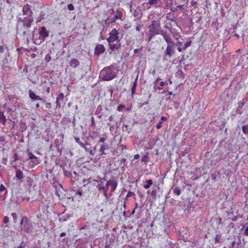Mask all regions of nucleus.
<instances>
[{
    "label": "nucleus",
    "mask_w": 248,
    "mask_h": 248,
    "mask_svg": "<svg viewBox=\"0 0 248 248\" xmlns=\"http://www.w3.org/2000/svg\"><path fill=\"white\" fill-rule=\"evenodd\" d=\"M33 21V17L31 16H27L24 17L23 19L20 18L18 22L22 23L23 27L26 29H29L31 27V24Z\"/></svg>",
    "instance_id": "obj_5"
},
{
    "label": "nucleus",
    "mask_w": 248,
    "mask_h": 248,
    "mask_svg": "<svg viewBox=\"0 0 248 248\" xmlns=\"http://www.w3.org/2000/svg\"><path fill=\"white\" fill-rule=\"evenodd\" d=\"M190 4L191 5V6H196V5L197 4V2L193 0H192L191 2H190Z\"/></svg>",
    "instance_id": "obj_43"
},
{
    "label": "nucleus",
    "mask_w": 248,
    "mask_h": 248,
    "mask_svg": "<svg viewBox=\"0 0 248 248\" xmlns=\"http://www.w3.org/2000/svg\"><path fill=\"white\" fill-rule=\"evenodd\" d=\"M119 34L118 30L114 28L109 32V36L106 39L108 44L109 48L111 51L118 50L121 47L120 43L117 44L120 41Z\"/></svg>",
    "instance_id": "obj_1"
},
{
    "label": "nucleus",
    "mask_w": 248,
    "mask_h": 248,
    "mask_svg": "<svg viewBox=\"0 0 248 248\" xmlns=\"http://www.w3.org/2000/svg\"><path fill=\"white\" fill-rule=\"evenodd\" d=\"M120 163L121 164H124L126 162V159L123 158H122L120 160Z\"/></svg>",
    "instance_id": "obj_44"
},
{
    "label": "nucleus",
    "mask_w": 248,
    "mask_h": 248,
    "mask_svg": "<svg viewBox=\"0 0 248 248\" xmlns=\"http://www.w3.org/2000/svg\"><path fill=\"white\" fill-rule=\"evenodd\" d=\"M65 235H66V233H65V232H63L61 233V234H60V236H61V237H63V236H64Z\"/></svg>",
    "instance_id": "obj_53"
},
{
    "label": "nucleus",
    "mask_w": 248,
    "mask_h": 248,
    "mask_svg": "<svg viewBox=\"0 0 248 248\" xmlns=\"http://www.w3.org/2000/svg\"><path fill=\"white\" fill-rule=\"evenodd\" d=\"M135 195V194L133 192H131V191H129L128 192V193L126 196L125 199H127L128 197H130L133 196H134Z\"/></svg>",
    "instance_id": "obj_29"
},
{
    "label": "nucleus",
    "mask_w": 248,
    "mask_h": 248,
    "mask_svg": "<svg viewBox=\"0 0 248 248\" xmlns=\"http://www.w3.org/2000/svg\"><path fill=\"white\" fill-rule=\"evenodd\" d=\"M6 121V119L3 112L0 111V122L1 123L3 124H5Z\"/></svg>",
    "instance_id": "obj_18"
},
{
    "label": "nucleus",
    "mask_w": 248,
    "mask_h": 248,
    "mask_svg": "<svg viewBox=\"0 0 248 248\" xmlns=\"http://www.w3.org/2000/svg\"><path fill=\"white\" fill-rule=\"evenodd\" d=\"M123 16V13L121 12L117 11L114 16V20L121 19Z\"/></svg>",
    "instance_id": "obj_19"
},
{
    "label": "nucleus",
    "mask_w": 248,
    "mask_h": 248,
    "mask_svg": "<svg viewBox=\"0 0 248 248\" xmlns=\"http://www.w3.org/2000/svg\"><path fill=\"white\" fill-rule=\"evenodd\" d=\"M39 34L40 35L39 39L41 40H44L49 35V33L45 26L41 27Z\"/></svg>",
    "instance_id": "obj_8"
},
{
    "label": "nucleus",
    "mask_w": 248,
    "mask_h": 248,
    "mask_svg": "<svg viewBox=\"0 0 248 248\" xmlns=\"http://www.w3.org/2000/svg\"><path fill=\"white\" fill-rule=\"evenodd\" d=\"M64 96L63 93H60L57 97V100L62 101L64 99Z\"/></svg>",
    "instance_id": "obj_27"
},
{
    "label": "nucleus",
    "mask_w": 248,
    "mask_h": 248,
    "mask_svg": "<svg viewBox=\"0 0 248 248\" xmlns=\"http://www.w3.org/2000/svg\"><path fill=\"white\" fill-rule=\"evenodd\" d=\"M149 36H150L148 38V41H150L152 40V38L155 36H152V34H149Z\"/></svg>",
    "instance_id": "obj_51"
},
{
    "label": "nucleus",
    "mask_w": 248,
    "mask_h": 248,
    "mask_svg": "<svg viewBox=\"0 0 248 248\" xmlns=\"http://www.w3.org/2000/svg\"><path fill=\"white\" fill-rule=\"evenodd\" d=\"M139 157H140V155H138V154H136V155H134V158L135 159H139Z\"/></svg>",
    "instance_id": "obj_48"
},
{
    "label": "nucleus",
    "mask_w": 248,
    "mask_h": 248,
    "mask_svg": "<svg viewBox=\"0 0 248 248\" xmlns=\"http://www.w3.org/2000/svg\"><path fill=\"white\" fill-rule=\"evenodd\" d=\"M173 36L176 40L178 41L179 38L180 37V35L178 33H176L175 34L173 35Z\"/></svg>",
    "instance_id": "obj_42"
},
{
    "label": "nucleus",
    "mask_w": 248,
    "mask_h": 248,
    "mask_svg": "<svg viewBox=\"0 0 248 248\" xmlns=\"http://www.w3.org/2000/svg\"><path fill=\"white\" fill-rule=\"evenodd\" d=\"M9 222V218L8 217L5 216L3 218V222L4 223H7Z\"/></svg>",
    "instance_id": "obj_40"
},
{
    "label": "nucleus",
    "mask_w": 248,
    "mask_h": 248,
    "mask_svg": "<svg viewBox=\"0 0 248 248\" xmlns=\"http://www.w3.org/2000/svg\"><path fill=\"white\" fill-rule=\"evenodd\" d=\"M136 211V208H134V209L133 210V211L131 212V215H133L135 214Z\"/></svg>",
    "instance_id": "obj_57"
},
{
    "label": "nucleus",
    "mask_w": 248,
    "mask_h": 248,
    "mask_svg": "<svg viewBox=\"0 0 248 248\" xmlns=\"http://www.w3.org/2000/svg\"><path fill=\"white\" fill-rule=\"evenodd\" d=\"M138 76H137V78H136L135 81L133 83L132 87L131 88V93L132 95H133L136 91V88L137 86V80H138Z\"/></svg>",
    "instance_id": "obj_14"
},
{
    "label": "nucleus",
    "mask_w": 248,
    "mask_h": 248,
    "mask_svg": "<svg viewBox=\"0 0 248 248\" xmlns=\"http://www.w3.org/2000/svg\"><path fill=\"white\" fill-rule=\"evenodd\" d=\"M166 84V82H163V81H161V82H160L159 83V85L160 86V87H162V88L165 86Z\"/></svg>",
    "instance_id": "obj_47"
},
{
    "label": "nucleus",
    "mask_w": 248,
    "mask_h": 248,
    "mask_svg": "<svg viewBox=\"0 0 248 248\" xmlns=\"http://www.w3.org/2000/svg\"><path fill=\"white\" fill-rule=\"evenodd\" d=\"M39 107H40V105H39V103H37V104H36V108H39Z\"/></svg>",
    "instance_id": "obj_60"
},
{
    "label": "nucleus",
    "mask_w": 248,
    "mask_h": 248,
    "mask_svg": "<svg viewBox=\"0 0 248 248\" xmlns=\"http://www.w3.org/2000/svg\"><path fill=\"white\" fill-rule=\"evenodd\" d=\"M242 131L245 134H248V124L242 126Z\"/></svg>",
    "instance_id": "obj_25"
},
{
    "label": "nucleus",
    "mask_w": 248,
    "mask_h": 248,
    "mask_svg": "<svg viewBox=\"0 0 248 248\" xmlns=\"http://www.w3.org/2000/svg\"><path fill=\"white\" fill-rule=\"evenodd\" d=\"M139 50L138 49H135L134 50V52L135 54H136L138 52Z\"/></svg>",
    "instance_id": "obj_58"
},
{
    "label": "nucleus",
    "mask_w": 248,
    "mask_h": 248,
    "mask_svg": "<svg viewBox=\"0 0 248 248\" xmlns=\"http://www.w3.org/2000/svg\"><path fill=\"white\" fill-rule=\"evenodd\" d=\"M75 192V194L79 195L80 197L82 196V191L81 190H78L77 191H74Z\"/></svg>",
    "instance_id": "obj_38"
},
{
    "label": "nucleus",
    "mask_w": 248,
    "mask_h": 248,
    "mask_svg": "<svg viewBox=\"0 0 248 248\" xmlns=\"http://www.w3.org/2000/svg\"><path fill=\"white\" fill-rule=\"evenodd\" d=\"M16 176L19 180H21L23 178V173L20 169H17L16 171Z\"/></svg>",
    "instance_id": "obj_15"
},
{
    "label": "nucleus",
    "mask_w": 248,
    "mask_h": 248,
    "mask_svg": "<svg viewBox=\"0 0 248 248\" xmlns=\"http://www.w3.org/2000/svg\"><path fill=\"white\" fill-rule=\"evenodd\" d=\"M110 246L109 245H106L105 248H109Z\"/></svg>",
    "instance_id": "obj_61"
},
{
    "label": "nucleus",
    "mask_w": 248,
    "mask_h": 248,
    "mask_svg": "<svg viewBox=\"0 0 248 248\" xmlns=\"http://www.w3.org/2000/svg\"><path fill=\"white\" fill-rule=\"evenodd\" d=\"M118 186V183L114 180H109L106 183V187L108 188L109 186H111L110 192L112 193L114 192Z\"/></svg>",
    "instance_id": "obj_7"
},
{
    "label": "nucleus",
    "mask_w": 248,
    "mask_h": 248,
    "mask_svg": "<svg viewBox=\"0 0 248 248\" xmlns=\"http://www.w3.org/2000/svg\"><path fill=\"white\" fill-rule=\"evenodd\" d=\"M211 178H212V179H213V180H216V176H215V175H211Z\"/></svg>",
    "instance_id": "obj_55"
},
{
    "label": "nucleus",
    "mask_w": 248,
    "mask_h": 248,
    "mask_svg": "<svg viewBox=\"0 0 248 248\" xmlns=\"http://www.w3.org/2000/svg\"><path fill=\"white\" fill-rule=\"evenodd\" d=\"M107 149H108V148L106 145H101L99 149L100 155H106L105 151Z\"/></svg>",
    "instance_id": "obj_16"
},
{
    "label": "nucleus",
    "mask_w": 248,
    "mask_h": 248,
    "mask_svg": "<svg viewBox=\"0 0 248 248\" xmlns=\"http://www.w3.org/2000/svg\"><path fill=\"white\" fill-rule=\"evenodd\" d=\"M29 95L30 98L32 100H42V98L40 96L36 95V94L31 90H29Z\"/></svg>",
    "instance_id": "obj_11"
},
{
    "label": "nucleus",
    "mask_w": 248,
    "mask_h": 248,
    "mask_svg": "<svg viewBox=\"0 0 248 248\" xmlns=\"http://www.w3.org/2000/svg\"><path fill=\"white\" fill-rule=\"evenodd\" d=\"M76 140L77 142L79 144V145L81 147H82V148H85V145H89V144L88 142H86V144H85V143H83V142H79V141H78V140H79V139H76Z\"/></svg>",
    "instance_id": "obj_26"
},
{
    "label": "nucleus",
    "mask_w": 248,
    "mask_h": 248,
    "mask_svg": "<svg viewBox=\"0 0 248 248\" xmlns=\"http://www.w3.org/2000/svg\"><path fill=\"white\" fill-rule=\"evenodd\" d=\"M157 89H158V90H162V87H160V86L157 87Z\"/></svg>",
    "instance_id": "obj_63"
},
{
    "label": "nucleus",
    "mask_w": 248,
    "mask_h": 248,
    "mask_svg": "<svg viewBox=\"0 0 248 248\" xmlns=\"http://www.w3.org/2000/svg\"><path fill=\"white\" fill-rule=\"evenodd\" d=\"M186 4H182V5H178L175 8V10H178L179 9L185 10L187 8Z\"/></svg>",
    "instance_id": "obj_22"
},
{
    "label": "nucleus",
    "mask_w": 248,
    "mask_h": 248,
    "mask_svg": "<svg viewBox=\"0 0 248 248\" xmlns=\"http://www.w3.org/2000/svg\"><path fill=\"white\" fill-rule=\"evenodd\" d=\"M67 8L69 11H73L75 8L72 4H69L67 5Z\"/></svg>",
    "instance_id": "obj_30"
},
{
    "label": "nucleus",
    "mask_w": 248,
    "mask_h": 248,
    "mask_svg": "<svg viewBox=\"0 0 248 248\" xmlns=\"http://www.w3.org/2000/svg\"><path fill=\"white\" fill-rule=\"evenodd\" d=\"M162 121H159L156 124V128L157 130L160 129L162 127Z\"/></svg>",
    "instance_id": "obj_31"
},
{
    "label": "nucleus",
    "mask_w": 248,
    "mask_h": 248,
    "mask_svg": "<svg viewBox=\"0 0 248 248\" xmlns=\"http://www.w3.org/2000/svg\"><path fill=\"white\" fill-rule=\"evenodd\" d=\"M6 188L2 184L0 185V191L2 192L5 190Z\"/></svg>",
    "instance_id": "obj_41"
},
{
    "label": "nucleus",
    "mask_w": 248,
    "mask_h": 248,
    "mask_svg": "<svg viewBox=\"0 0 248 248\" xmlns=\"http://www.w3.org/2000/svg\"><path fill=\"white\" fill-rule=\"evenodd\" d=\"M148 153H146V154L142 156L141 162L146 163L148 161Z\"/></svg>",
    "instance_id": "obj_23"
},
{
    "label": "nucleus",
    "mask_w": 248,
    "mask_h": 248,
    "mask_svg": "<svg viewBox=\"0 0 248 248\" xmlns=\"http://www.w3.org/2000/svg\"><path fill=\"white\" fill-rule=\"evenodd\" d=\"M5 46H0V53H2L4 52Z\"/></svg>",
    "instance_id": "obj_37"
},
{
    "label": "nucleus",
    "mask_w": 248,
    "mask_h": 248,
    "mask_svg": "<svg viewBox=\"0 0 248 248\" xmlns=\"http://www.w3.org/2000/svg\"><path fill=\"white\" fill-rule=\"evenodd\" d=\"M173 44H169L167 47L166 50L165 51V55L168 56L169 57H171L174 52V50L173 48Z\"/></svg>",
    "instance_id": "obj_9"
},
{
    "label": "nucleus",
    "mask_w": 248,
    "mask_h": 248,
    "mask_svg": "<svg viewBox=\"0 0 248 248\" xmlns=\"http://www.w3.org/2000/svg\"><path fill=\"white\" fill-rule=\"evenodd\" d=\"M17 248H24V247L20 245L17 247Z\"/></svg>",
    "instance_id": "obj_64"
},
{
    "label": "nucleus",
    "mask_w": 248,
    "mask_h": 248,
    "mask_svg": "<svg viewBox=\"0 0 248 248\" xmlns=\"http://www.w3.org/2000/svg\"><path fill=\"white\" fill-rule=\"evenodd\" d=\"M29 11H30V7L29 5L26 4L25 5H24L22 9L23 14H27Z\"/></svg>",
    "instance_id": "obj_20"
},
{
    "label": "nucleus",
    "mask_w": 248,
    "mask_h": 248,
    "mask_svg": "<svg viewBox=\"0 0 248 248\" xmlns=\"http://www.w3.org/2000/svg\"><path fill=\"white\" fill-rule=\"evenodd\" d=\"M237 113H239L240 114L242 113V111L240 110H239V108H237Z\"/></svg>",
    "instance_id": "obj_56"
},
{
    "label": "nucleus",
    "mask_w": 248,
    "mask_h": 248,
    "mask_svg": "<svg viewBox=\"0 0 248 248\" xmlns=\"http://www.w3.org/2000/svg\"><path fill=\"white\" fill-rule=\"evenodd\" d=\"M56 108H60L61 107L60 100H57V99L56 98Z\"/></svg>",
    "instance_id": "obj_35"
},
{
    "label": "nucleus",
    "mask_w": 248,
    "mask_h": 248,
    "mask_svg": "<svg viewBox=\"0 0 248 248\" xmlns=\"http://www.w3.org/2000/svg\"><path fill=\"white\" fill-rule=\"evenodd\" d=\"M99 77L104 81H109L114 79L116 77V73L113 71V66L104 68L100 71Z\"/></svg>",
    "instance_id": "obj_2"
},
{
    "label": "nucleus",
    "mask_w": 248,
    "mask_h": 248,
    "mask_svg": "<svg viewBox=\"0 0 248 248\" xmlns=\"http://www.w3.org/2000/svg\"><path fill=\"white\" fill-rule=\"evenodd\" d=\"M191 44V41H189L187 42L184 45V46L183 47L185 50L187 47H188Z\"/></svg>",
    "instance_id": "obj_28"
},
{
    "label": "nucleus",
    "mask_w": 248,
    "mask_h": 248,
    "mask_svg": "<svg viewBox=\"0 0 248 248\" xmlns=\"http://www.w3.org/2000/svg\"><path fill=\"white\" fill-rule=\"evenodd\" d=\"M20 224L21 225V230L28 233L31 231L32 227V225L29 219L26 216H24L22 217Z\"/></svg>",
    "instance_id": "obj_4"
},
{
    "label": "nucleus",
    "mask_w": 248,
    "mask_h": 248,
    "mask_svg": "<svg viewBox=\"0 0 248 248\" xmlns=\"http://www.w3.org/2000/svg\"><path fill=\"white\" fill-rule=\"evenodd\" d=\"M91 124L92 125H93V126H94V125H95V122H94V118H93V117H92V124Z\"/></svg>",
    "instance_id": "obj_49"
},
{
    "label": "nucleus",
    "mask_w": 248,
    "mask_h": 248,
    "mask_svg": "<svg viewBox=\"0 0 248 248\" xmlns=\"http://www.w3.org/2000/svg\"><path fill=\"white\" fill-rule=\"evenodd\" d=\"M181 190L180 189V188L178 187H176L174 190H173V193L175 195H176L177 196H179L181 194Z\"/></svg>",
    "instance_id": "obj_24"
},
{
    "label": "nucleus",
    "mask_w": 248,
    "mask_h": 248,
    "mask_svg": "<svg viewBox=\"0 0 248 248\" xmlns=\"http://www.w3.org/2000/svg\"><path fill=\"white\" fill-rule=\"evenodd\" d=\"M234 36H236L237 37V38H239V35L238 34H235Z\"/></svg>",
    "instance_id": "obj_62"
},
{
    "label": "nucleus",
    "mask_w": 248,
    "mask_h": 248,
    "mask_svg": "<svg viewBox=\"0 0 248 248\" xmlns=\"http://www.w3.org/2000/svg\"><path fill=\"white\" fill-rule=\"evenodd\" d=\"M153 182L152 180L149 179L145 181V184L143 186V188L144 189H148L150 187V186L153 185Z\"/></svg>",
    "instance_id": "obj_17"
},
{
    "label": "nucleus",
    "mask_w": 248,
    "mask_h": 248,
    "mask_svg": "<svg viewBox=\"0 0 248 248\" xmlns=\"http://www.w3.org/2000/svg\"><path fill=\"white\" fill-rule=\"evenodd\" d=\"M79 62L75 58L72 59L69 62L70 66L73 68H76L79 65Z\"/></svg>",
    "instance_id": "obj_12"
},
{
    "label": "nucleus",
    "mask_w": 248,
    "mask_h": 248,
    "mask_svg": "<svg viewBox=\"0 0 248 248\" xmlns=\"http://www.w3.org/2000/svg\"><path fill=\"white\" fill-rule=\"evenodd\" d=\"M177 44L179 46H182L183 45V43L182 42H180V41H177Z\"/></svg>",
    "instance_id": "obj_52"
},
{
    "label": "nucleus",
    "mask_w": 248,
    "mask_h": 248,
    "mask_svg": "<svg viewBox=\"0 0 248 248\" xmlns=\"http://www.w3.org/2000/svg\"><path fill=\"white\" fill-rule=\"evenodd\" d=\"M244 235L248 236V225L247 226L246 228L244 230Z\"/></svg>",
    "instance_id": "obj_36"
},
{
    "label": "nucleus",
    "mask_w": 248,
    "mask_h": 248,
    "mask_svg": "<svg viewBox=\"0 0 248 248\" xmlns=\"http://www.w3.org/2000/svg\"><path fill=\"white\" fill-rule=\"evenodd\" d=\"M103 189L104 190V196L107 198L108 196H107V191L108 190V187H106V186L105 187H103Z\"/></svg>",
    "instance_id": "obj_32"
},
{
    "label": "nucleus",
    "mask_w": 248,
    "mask_h": 248,
    "mask_svg": "<svg viewBox=\"0 0 248 248\" xmlns=\"http://www.w3.org/2000/svg\"><path fill=\"white\" fill-rule=\"evenodd\" d=\"M178 50L179 51V52H182L183 51H184V49L183 47H179L178 48Z\"/></svg>",
    "instance_id": "obj_50"
},
{
    "label": "nucleus",
    "mask_w": 248,
    "mask_h": 248,
    "mask_svg": "<svg viewBox=\"0 0 248 248\" xmlns=\"http://www.w3.org/2000/svg\"><path fill=\"white\" fill-rule=\"evenodd\" d=\"M160 119H161L160 121H162H162H166L167 120V118L164 116H161Z\"/></svg>",
    "instance_id": "obj_46"
},
{
    "label": "nucleus",
    "mask_w": 248,
    "mask_h": 248,
    "mask_svg": "<svg viewBox=\"0 0 248 248\" xmlns=\"http://www.w3.org/2000/svg\"><path fill=\"white\" fill-rule=\"evenodd\" d=\"M160 80V78H157V79L155 80V82H154V83H155V84H156V83H157V82H158Z\"/></svg>",
    "instance_id": "obj_54"
},
{
    "label": "nucleus",
    "mask_w": 248,
    "mask_h": 248,
    "mask_svg": "<svg viewBox=\"0 0 248 248\" xmlns=\"http://www.w3.org/2000/svg\"><path fill=\"white\" fill-rule=\"evenodd\" d=\"M149 34H152V36H155L162 34L163 31L161 27L160 21L159 20H153L151 25L148 26Z\"/></svg>",
    "instance_id": "obj_3"
},
{
    "label": "nucleus",
    "mask_w": 248,
    "mask_h": 248,
    "mask_svg": "<svg viewBox=\"0 0 248 248\" xmlns=\"http://www.w3.org/2000/svg\"><path fill=\"white\" fill-rule=\"evenodd\" d=\"M148 2L146 3H145V4L149 5L150 6L152 5L153 4H155L158 3V1H160V0H147ZM150 6L148 8H149Z\"/></svg>",
    "instance_id": "obj_21"
},
{
    "label": "nucleus",
    "mask_w": 248,
    "mask_h": 248,
    "mask_svg": "<svg viewBox=\"0 0 248 248\" xmlns=\"http://www.w3.org/2000/svg\"><path fill=\"white\" fill-rule=\"evenodd\" d=\"M13 219H14V220L15 222L16 221V219H17V215L16 213H12V214H11Z\"/></svg>",
    "instance_id": "obj_33"
},
{
    "label": "nucleus",
    "mask_w": 248,
    "mask_h": 248,
    "mask_svg": "<svg viewBox=\"0 0 248 248\" xmlns=\"http://www.w3.org/2000/svg\"><path fill=\"white\" fill-rule=\"evenodd\" d=\"M125 107L124 105H120L117 107V110L118 111H120L122 108H123Z\"/></svg>",
    "instance_id": "obj_34"
},
{
    "label": "nucleus",
    "mask_w": 248,
    "mask_h": 248,
    "mask_svg": "<svg viewBox=\"0 0 248 248\" xmlns=\"http://www.w3.org/2000/svg\"><path fill=\"white\" fill-rule=\"evenodd\" d=\"M106 139H107L106 138L102 137V138H100V139L99 140V142L100 143H103L105 141Z\"/></svg>",
    "instance_id": "obj_39"
},
{
    "label": "nucleus",
    "mask_w": 248,
    "mask_h": 248,
    "mask_svg": "<svg viewBox=\"0 0 248 248\" xmlns=\"http://www.w3.org/2000/svg\"><path fill=\"white\" fill-rule=\"evenodd\" d=\"M89 153H90V154L91 155H94V153H93V151H92V150H91Z\"/></svg>",
    "instance_id": "obj_59"
},
{
    "label": "nucleus",
    "mask_w": 248,
    "mask_h": 248,
    "mask_svg": "<svg viewBox=\"0 0 248 248\" xmlns=\"http://www.w3.org/2000/svg\"><path fill=\"white\" fill-rule=\"evenodd\" d=\"M28 159L33 160L31 161L30 163L31 167L33 168L40 164L41 160L38 157L34 155L31 152L28 151Z\"/></svg>",
    "instance_id": "obj_6"
},
{
    "label": "nucleus",
    "mask_w": 248,
    "mask_h": 248,
    "mask_svg": "<svg viewBox=\"0 0 248 248\" xmlns=\"http://www.w3.org/2000/svg\"><path fill=\"white\" fill-rule=\"evenodd\" d=\"M105 51V48L102 44H98L95 48V53L100 55L103 53Z\"/></svg>",
    "instance_id": "obj_10"
},
{
    "label": "nucleus",
    "mask_w": 248,
    "mask_h": 248,
    "mask_svg": "<svg viewBox=\"0 0 248 248\" xmlns=\"http://www.w3.org/2000/svg\"><path fill=\"white\" fill-rule=\"evenodd\" d=\"M140 28H141V25L140 24H138L136 26V30L139 31L140 30Z\"/></svg>",
    "instance_id": "obj_45"
},
{
    "label": "nucleus",
    "mask_w": 248,
    "mask_h": 248,
    "mask_svg": "<svg viewBox=\"0 0 248 248\" xmlns=\"http://www.w3.org/2000/svg\"><path fill=\"white\" fill-rule=\"evenodd\" d=\"M160 35L163 36V38L167 43L168 45L173 44L171 37L165 33L164 31L162 32V34H161Z\"/></svg>",
    "instance_id": "obj_13"
}]
</instances>
